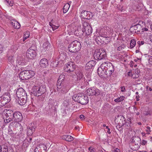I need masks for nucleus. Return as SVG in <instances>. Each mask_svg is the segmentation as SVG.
Returning a JSON list of instances; mask_svg holds the SVG:
<instances>
[{
	"mask_svg": "<svg viewBox=\"0 0 152 152\" xmlns=\"http://www.w3.org/2000/svg\"><path fill=\"white\" fill-rule=\"evenodd\" d=\"M80 118L82 120H84L85 119V116L83 115H81L80 116Z\"/></svg>",
	"mask_w": 152,
	"mask_h": 152,
	"instance_id": "nucleus-49",
	"label": "nucleus"
},
{
	"mask_svg": "<svg viewBox=\"0 0 152 152\" xmlns=\"http://www.w3.org/2000/svg\"><path fill=\"white\" fill-rule=\"evenodd\" d=\"M35 75L34 71L26 70L21 72L19 75L20 79L22 80H27L33 77Z\"/></svg>",
	"mask_w": 152,
	"mask_h": 152,
	"instance_id": "nucleus-4",
	"label": "nucleus"
},
{
	"mask_svg": "<svg viewBox=\"0 0 152 152\" xmlns=\"http://www.w3.org/2000/svg\"><path fill=\"white\" fill-rule=\"evenodd\" d=\"M96 62L93 60H91L88 62L86 64L85 68L86 70L91 69L93 68L96 64Z\"/></svg>",
	"mask_w": 152,
	"mask_h": 152,
	"instance_id": "nucleus-16",
	"label": "nucleus"
},
{
	"mask_svg": "<svg viewBox=\"0 0 152 152\" xmlns=\"http://www.w3.org/2000/svg\"><path fill=\"white\" fill-rule=\"evenodd\" d=\"M14 113L13 111L11 110H6V116L10 117H12Z\"/></svg>",
	"mask_w": 152,
	"mask_h": 152,
	"instance_id": "nucleus-29",
	"label": "nucleus"
},
{
	"mask_svg": "<svg viewBox=\"0 0 152 152\" xmlns=\"http://www.w3.org/2000/svg\"><path fill=\"white\" fill-rule=\"evenodd\" d=\"M83 94H75L72 96L73 99L75 102H77L80 103H81V100H82Z\"/></svg>",
	"mask_w": 152,
	"mask_h": 152,
	"instance_id": "nucleus-17",
	"label": "nucleus"
},
{
	"mask_svg": "<svg viewBox=\"0 0 152 152\" xmlns=\"http://www.w3.org/2000/svg\"><path fill=\"white\" fill-rule=\"evenodd\" d=\"M107 132L109 134H110L111 133V132H110V129H108V131H107Z\"/></svg>",
	"mask_w": 152,
	"mask_h": 152,
	"instance_id": "nucleus-60",
	"label": "nucleus"
},
{
	"mask_svg": "<svg viewBox=\"0 0 152 152\" xmlns=\"http://www.w3.org/2000/svg\"><path fill=\"white\" fill-rule=\"evenodd\" d=\"M102 64L101 66L99 67L97 70V72L99 76L101 77H104L105 76V72L106 71L105 69L104 68L105 66Z\"/></svg>",
	"mask_w": 152,
	"mask_h": 152,
	"instance_id": "nucleus-14",
	"label": "nucleus"
},
{
	"mask_svg": "<svg viewBox=\"0 0 152 152\" xmlns=\"http://www.w3.org/2000/svg\"><path fill=\"white\" fill-rule=\"evenodd\" d=\"M121 91L122 92H125L126 91V88L124 86H121L120 87Z\"/></svg>",
	"mask_w": 152,
	"mask_h": 152,
	"instance_id": "nucleus-48",
	"label": "nucleus"
},
{
	"mask_svg": "<svg viewBox=\"0 0 152 152\" xmlns=\"http://www.w3.org/2000/svg\"><path fill=\"white\" fill-rule=\"evenodd\" d=\"M115 152H120V150L118 148H116L115 150Z\"/></svg>",
	"mask_w": 152,
	"mask_h": 152,
	"instance_id": "nucleus-56",
	"label": "nucleus"
},
{
	"mask_svg": "<svg viewBox=\"0 0 152 152\" xmlns=\"http://www.w3.org/2000/svg\"><path fill=\"white\" fill-rule=\"evenodd\" d=\"M150 40L152 42V35H150Z\"/></svg>",
	"mask_w": 152,
	"mask_h": 152,
	"instance_id": "nucleus-63",
	"label": "nucleus"
},
{
	"mask_svg": "<svg viewBox=\"0 0 152 152\" xmlns=\"http://www.w3.org/2000/svg\"><path fill=\"white\" fill-rule=\"evenodd\" d=\"M113 72H111V71L108 72L107 70H106L105 72V75L104 77H108L110 76Z\"/></svg>",
	"mask_w": 152,
	"mask_h": 152,
	"instance_id": "nucleus-37",
	"label": "nucleus"
},
{
	"mask_svg": "<svg viewBox=\"0 0 152 152\" xmlns=\"http://www.w3.org/2000/svg\"><path fill=\"white\" fill-rule=\"evenodd\" d=\"M49 25L53 31L57 29L58 27V26L54 25L51 23H49Z\"/></svg>",
	"mask_w": 152,
	"mask_h": 152,
	"instance_id": "nucleus-41",
	"label": "nucleus"
},
{
	"mask_svg": "<svg viewBox=\"0 0 152 152\" xmlns=\"http://www.w3.org/2000/svg\"><path fill=\"white\" fill-rule=\"evenodd\" d=\"M133 27V28L135 30H137V31H138V28H140L141 27V25L140 24H137L135 25H134L132 27Z\"/></svg>",
	"mask_w": 152,
	"mask_h": 152,
	"instance_id": "nucleus-42",
	"label": "nucleus"
},
{
	"mask_svg": "<svg viewBox=\"0 0 152 152\" xmlns=\"http://www.w3.org/2000/svg\"><path fill=\"white\" fill-rule=\"evenodd\" d=\"M99 50L97 49L96 50L94 54V56L95 59L96 60H100V56H99Z\"/></svg>",
	"mask_w": 152,
	"mask_h": 152,
	"instance_id": "nucleus-24",
	"label": "nucleus"
},
{
	"mask_svg": "<svg viewBox=\"0 0 152 152\" xmlns=\"http://www.w3.org/2000/svg\"><path fill=\"white\" fill-rule=\"evenodd\" d=\"M11 24L14 28L18 29L20 27V24L15 20H13L11 21Z\"/></svg>",
	"mask_w": 152,
	"mask_h": 152,
	"instance_id": "nucleus-21",
	"label": "nucleus"
},
{
	"mask_svg": "<svg viewBox=\"0 0 152 152\" xmlns=\"http://www.w3.org/2000/svg\"><path fill=\"white\" fill-rule=\"evenodd\" d=\"M57 87L56 92L59 96H62L66 94L69 89V87L66 83H61L58 82V83H57Z\"/></svg>",
	"mask_w": 152,
	"mask_h": 152,
	"instance_id": "nucleus-3",
	"label": "nucleus"
},
{
	"mask_svg": "<svg viewBox=\"0 0 152 152\" xmlns=\"http://www.w3.org/2000/svg\"><path fill=\"white\" fill-rule=\"evenodd\" d=\"M16 94L18 98V102L20 105L25 104L27 99V95L26 91L22 88L18 89Z\"/></svg>",
	"mask_w": 152,
	"mask_h": 152,
	"instance_id": "nucleus-1",
	"label": "nucleus"
},
{
	"mask_svg": "<svg viewBox=\"0 0 152 152\" xmlns=\"http://www.w3.org/2000/svg\"><path fill=\"white\" fill-rule=\"evenodd\" d=\"M10 125L14 127L15 128H20L22 127V126L18 121H15V122H13L11 123L10 124Z\"/></svg>",
	"mask_w": 152,
	"mask_h": 152,
	"instance_id": "nucleus-25",
	"label": "nucleus"
},
{
	"mask_svg": "<svg viewBox=\"0 0 152 152\" xmlns=\"http://www.w3.org/2000/svg\"><path fill=\"white\" fill-rule=\"evenodd\" d=\"M101 93V91L95 88H92L88 89L86 91V94L89 96H98Z\"/></svg>",
	"mask_w": 152,
	"mask_h": 152,
	"instance_id": "nucleus-9",
	"label": "nucleus"
},
{
	"mask_svg": "<svg viewBox=\"0 0 152 152\" xmlns=\"http://www.w3.org/2000/svg\"><path fill=\"white\" fill-rule=\"evenodd\" d=\"M81 16L83 18L90 19L93 17V15L89 11L83 10L81 12Z\"/></svg>",
	"mask_w": 152,
	"mask_h": 152,
	"instance_id": "nucleus-11",
	"label": "nucleus"
},
{
	"mask_svg": "<svg viewBox=\"0 0 152 152\" xmlns=\"http://www.w3.org/2000/svg\"><path fill=\"white\" fill-rule=\"evenodd\" d=\"M65 78V76L63 75H60L59 77L58 80L57 81V83H66L64 82V80Z\"/></svg>",
	"mask_w": 152,
	"mask_h": 152,
	"instance_id": "nucleus-28",
	"label": "nucleus"
},
{
	"mask_svg": "<svg viewBox=\"0 0 152 152\" xmlns=\"http://www.w3.org/2000/svg\"><path fill=\"white\" fill-rule=\"evenodd\" d=\"M82 31L83 33L89 36L92 33V28L90 24L86 22H84L83 23Z\"/></svg>",
	"mask_w": 152,
	"mask_h": 152,
	"instance_id": "nucleus-7",
	"label": "nucleus"
},
{
	"mask_svg": "<svg viewBox=\"0 0 152 152\" xmlns=\"http://www.w3.org/2000/svg\"><path fill=\"white\" fill-rule=\"evenodd\" d=\"M37 149H38V150L41 151L43 152H46V151L47 150V147L46 145L44 144H40L39 146H38Z\"/></svg>",
	"mask_w": 152,
	"mask_h": 152,
	"instance_id": "nucleus-23",
	"label": "nucleus"
},
{
	"mask_svg": "<svg viewBox=\"0 0 152 152\" xmlns=\"http://www.w3.org/2000/svg\"><path fill=\"white\" fill-rule=\"evenodd\" d=\"M36 55L35 50L32 49L31 48H29L26 53V56L27 58L30 59L34 58Z\"/></svg>",
	"mask_w": 152,
	"mask_h": 152,
	"instance_id": "nucleus-10",
	"label": "nucleus"
},
{
	"mask_svg": "<svg viewBox=\"0 0 152 152\" xmlns=\"http://www.w3.org/2000/svg\"><path fill=\"white\" fill-rule=\"evenodd\" d=\"M149 62L152 64V56H151L149 59Z\"/></svg>",
	"mask_w": 152,
	"mask_h": 152,
	"instance_id": "nucleus-51",
	"label": "nucleus"
},
{
	"mask_svg": "<svg viewBox=\"0 0 152 152\" xmlns=\"http://www.w3.org/2000/svg\"><path fill=\"white\" fill-rule=\"evenodd\" d=\"M88 150L91 152H95L96 151L95 149L93 148L92 147H90L88 148Z\"/></svg>",
	"mask_w": 152,
	"mask_h": 152,
	"instance_id": "nucleus-47",
	"label": "nucleus"
},
{
	"mask_svg": "<svg viewBox=\"0 0 152 152\" xmlns=\"http://www.w3.org/2000/svg\"><path fill=\"white\" fill-rule=\"evenodd\" d=\"M11 100L10 94L8 92L5 93L0 97V107L9 102Z\"/></svg>",
	"mask_w": 152,
	"mask_h": 152,
	"instance_id": "nucleus-6",
	"label": "nucleus"
},
{
	"mask_svg": "<svg viewBox=\"0 0 152 152\" xmlns=\"http://www.w3.org/2000/svg\"><path fill=\"white\" fill-rule=\"evenodd\" d=\"M29 35L30 33L29 31H27L25 32L24 34L23 41H25V40L27 39V38H28L29 37Z\"/></svg>",
	"mask_w": 152,
	"mask_h": 152,
	"instance_id": "nucleus-35",
	"label": "nucleus"
},
{
	"mask_svg": "<svg viewBox=\"0 0 152 152\" xmlns=\"http://www.w3.org/2000/svg\"><path fill=\"white\" fill-rule=\"evenodd\" d=\"M81 48L80 43L78 41H73L69 45L68 49L72 53H75L79 50Z\"/></svg>",
	"mask_w": 152,
	"mask_h": 152,
	"instance_id": "nucleus-5",
	"label": "nucleus"
},
{
	"mask_svg": "<svg viewBox=\"0 0 152 152\" xmlns=\"http://www.w3.org/2000/svg\"><path fill=\"white\" fill-rule=\"evenodd\" d=\"M1 149L0 152H7L8 151V146L5 144H3L1 146Z\"/></svg>",
	"mask_w": 152,
	"mask_h": 152,
	"instance_id": "nucleus-32",
	"label": "nucleus"
},
{
	"mask_svg": "<svg viewBox=\"0 0 152 152\" xmlns=\"http://www.w3.org/2000/svg\"><path fill=\"white\" fill-rule=\"evenodd\" d=\"M39 64L42 68H45L48 65V60L45 58L41 59L39 62Z\"/></svg>",
	"mask_w": 152,
	"mask_h": 152,
	"instance_id": "nucleus-19",
	"label": "nucleus"
},
{
	"mask_svg": "<svg viewBox=\"0 0 152 152\" xmlns=\"http://www.w3.org/2000/svg\"><path fill=\"white\" fill-rule=\"evenodd\" d=\"M82 100H81L80 104H82L85 105L88 103L89 101L88 97L87 96H85L83 94Z\"/></svg>",
	"mask_w": 152,
	"mask_h": 152,
	"instance_id": "nucleus-20",
	"label": "nucleus"
},
{
	"mask_svg": "<svg viewBox=\"0 0 152 152\" xmlns=\"http://www.w3.org/2000/svg\"><path fill=\"white\" fill-rule=\"evenodd\" d=\"M46 92V86L42 85L40 86H35L32 87L31 92L34 96H38Z\"/></svg>",
	"mask_w": 152,
	"mask_h": 152,
	"instance_id": "nucleus-2",
	"label": "nucleus"
},
{
	"mask_svg": "<svg viewBox=\"0 0 152 152\" xmlns=\"http://www.w3.org/2000/svg\"><path fill=\"white\" fill-rule=\"evenodd\" d=\"M77 80V83H79L81 85V87L83 86H84L86 85V79L84 77L83 74L80 72H77L76 73Z\"/></svg>",
	"mask_w": 152,
	"mask_h": 152,
	"instance_id": "nucleus-8",
	"label": "nucleus"
},
{
	"mask_svg": "<svg viewBox=\"0 0 152 152\" xmlns=\"http://www.w3.org/2000/svg\"><path fill=\"white\" fill-rule=\"evenodd\" d=\"M99 56H100L101 60L103 58H105L106 57V53L105 50L103 49H101L100 50H99Z\"/></svg>",
	"mask_w": 152,
	"mask_h": 152,
	"instance_id": "nucleus-22",
	"label": "nucleus"
},
{
	"mask_svg": "<svg viewBox=\"0 0 152 152\" xmlns=\"http://www.w3.org/2000/svg\"><path fill=\"white\" fill-rule=\"evenodd\" d=\"M137 43L139 45H142L144 44V42L143 41H141V42L138 41L137 42Z\"/></svg>",
	"mask_w": 152,
	"mask_h": 152,
	"instance_id": "nucleus-52",
	"label": "nucleus"
},
{
	"mask_svg": "<svg viewBox=\"0 0 152 152\" xmlns=\"http://www.w3.org/2000/svg\"><path fill=\"white\" fill-rule=\"evenodd\" d=\"M70 6L69 3H66L64 6L63 8V12L64 13H66L68 10Z\"/></svg>",
	"mask_w": 152,
	"mask_h": 152,
	"instance_id": "nucleus-30",
	"label": "nucleus"
},
{
	"mask_svg": "<svg viewBox=\"0 0 152 152\" xmlns=\"http://www.w3.org/2000/svg\"><path fill=\"white\" fill-rule=\"evenodd\" d=\"M75 129L76 130H79V127L78 126H76Z\"/></svg>",
	"mask_w": 152,
	"mask_h": 152,
	"instance_id": "nucleus-61",
	"label": "nucleus"
},
{
	"mask_svg": "<svg viewBox=\"0 0 152 152\" xmlns=\"http://www.w3.org/2000/svg\"><path fill=\"white\" fill-rule=\"evenodd\" d=\"M12 117L6 116V117L4 119V121L5 123H8L11 121V118Z\"/></svg>",
	"mask_w": 152,
	"mask_h": 152,
	"instance_id": "nucleus-40",
	"label": "nucleus"
},
{
	"mask_svg": "<svg viewBox=\"0 0 152 152\" xmlns=\"http://www.w3.org/2000/svg\"><path fill=\"white\" fill-rule=\"evenodd\" d=\"M130 47L132 48L134 47L136 45V41L134 39H132L131 40L130 43Z\"/></svg>",
	"mask_w": 152,
	"mask_h": 152,
	"instance_id": "nucleus-38",
	"label": "nucleus"
},
{
	"mask_svg": "<svg viewBox=\"0 0 152 152\" xmlns=\"http://www.w3.org/2000/svg\"><path fill=\"white\" fill-rule=\"evenodd\" d=\"M91 73H88L87 74L86 76V82H87V83L88 84V82H89L91 80Z\"/></svg>",
	"mask_w": 152,
	"mask_h": 152,
	"instance_id": "nucleus-36",
	"label": "nucleus"
},
{
	"mask_svg": "<svg viewBox=\"0 0 152 152\" xmlns=\"http://www.w3.org/2000/svg\"><path fill=\"white\" fill-rule=\"evenodd\" d=\"M147 141L145 140H142V145H145V144L147 143Z\"/></svg>",
	"mask_w": 152,
	"mask_h": 152,
	"instance_id": "nucleus-53",
	"label": "nucleus"
},
{
	"mask_svg": "<svg viewBox=\"0 0 152 152\" xmlns=\"http://www.w3.org/2000/svg\"><path fill=\"white\" fill-rule=\"evenodd\" d=\"M125 98V97L123 96H121L120 97L115 99L114 101L116 102H119L122 101Z\"/></svg>",
	"mask_w": 152,
	"mask_h": 152,
	"instance_id": "nucleus-33",
	"label": "nucleus"
},
{
	"mask_svg": "<svg viewBox=\"0 0 152 152\" xmlns=\"http://www.w3.org/2000/svg\"><path fill=\"white\" fill-rule=\"evenodd\" d=\"M5 2L10 6H12V0H5Z\"/></svg>",
	"mask_w": 152,
	"mask_h": 152,
	"instance_id": "nucleus-45",
	"label": "nucleus"
},
{
	"mask_svg": "<svg viewBox=\"0 0 152 152\" xmlns=\"http://www.w3.org/2000/svg\"><path fill=\"white\" fill-rule=\"evenodd\" d=\"M102 64L104 66H105L104 68L106 70H107L108 72L111 71V72H113L114 66L111 63L109 62H106L103 63Z\"/></svg>",
	"mask_w": 152,
	"mask_h": 152,
	"instance_id": "nucleus-12",
	"label": "nucleus"
},
{
	"mask_svg": "<svg viewBox=\"0 0 152 152\" xmlns=\"http://www.w3.org/2000/svg\"><path fill=\"white\" fill-rule=\"evenodd\" d=\"M135 73L136 74L135 75V76H134V74L133 75H132V77L133 78H137L139 76V75H138L139 72L138 71H137V72L136 71H135Z\"/></svg>",
	"mask_w": 152,
	"mask_h": 152,
	"instance_id": "nucleus-46",
	"label": "nucleus"
},
{
	"mask_svg": "<svg viewBox=\"0 0 152 152\" xmlns=\"http://www.w3.org/2000/svg\"><path fill=\"white\" fill-rule=\"evenodd\" d=\"M8 132L9 134H10L12 136V135H13L14 134V132L12 130L10 126H9Z\"/></svg>",
	"mask_w": 152,
	"mask_h": 152,
	"instance_id": "nucleus-43",
	"label": "nucleus"
},
{
	"mask_svg": "<svg viewBox=\"0 0 152 152\" xmlns=\"http://www.w3.org/2000/svg\"><path fill=\"white\" fill-rule=\"evenodd\" d=\"M146 129H147L146 131L147 132L150 131V127L149 126H147L146 127Z\"/></svg>",
	"mask_w": 152,
	"mask_h": 152,
	"instance_id": "nucleus-59",
	"label": "nucleus"
},
{
	"mask_svg": "<svg viewBox=\"0 0 152 152\" xmlns=\"http://www.w3.org/2000/svg\"><path fill=\"white\" fill-rule=\"evenodd\" d=\"M35 128L33 127H30L28 128L27 134L28 135H32L34 131Z\"/></svg>",
	"mask_w": 152,
	"mask_h": 152,
	"instance_id": "nucleus-31",
	"label": "nucleus"
},
{
	"mask_svg": "<svg viewBox=\"0 0 152 152\" xmlns=\"http://www.w3.org/2000/svg\"><path fill=\"white\" fill-rule=\"evenodd\" d=\"M142 30H143V31H147L148 30V28H142Z\"/></svg>",
	"mask_w": 152,
	"mask_h": 152,
	"instance_id": "nucleus-57",
	"label": "nucleus"
},
{
	"mask_svg": "<svg viewBox=\"0 0 152 152\" xmlns=\"http://www.w3.org/2000/svg\"><path fill=\"white\" fill-rule=\"evenodd\" d=\"M13 117L15 121L18 122H20L23 118L21 113L19 112L14 113Z\"/></svg>",
	"mask_w": 152,
	"mask_h": 152,
	"instance_id": "nucleus-15",
	"label": "nucleus"
},
{
	"mask_svg": "<svg viewBox=\"0 0 152 152\" xmlns=\"http://www.w3.org/2000/svg\"><path fill=\"white\" fill-rule=\"evenodd\" d=\"M72 25L71 26H69L68 27V28H70V29H71V31H74V30H73L72 29V28H71V27H72Z\"/></svg>",
	"mask_w": 152,
	"mask_h": 152,
	"instance_id": "nucleus-58",
	"label": "nucleus"
},
{
	"mask_svg": "<svg viewBox=\"0 0 152 152\" xmlns=\"http://www.w3.org/2000/svg\"><path fill=\"white\" fill-rule=\"evenodd\" d=\"M106 37H103L102 36H99L96 37L95 40L98 44L99 43H102L103 42H105Z\"/></svg>",
	"mask_w": 152,
	"mask_h": 152,
	"instance_id": "nucleus-18",
	"label": "nucleus"
},
{
	"mask_svg": "<svg viewBox=\"0 0 152 152\" xmlns=\"http://www.w3.org/2000/svg\"><path fill=\"white\" fill-rule=\"evenodd\" d=\"M63 139L68 142H71L73 140V137L69 135H64L63 137Z\"/></svg>",
	"mask_w": 152,
	"mask_h": 152,
	"instance_id": "nucleus-26",
	"label": "nucleus"
},
{
	"mask_svg": "<svg viewBox=\"0 0 152 152\" xmlns=\"http://www.w3.org/2000/svg\"><path fill=\"white\" fill-rule=\"evenodd\" d=\"M3 49V48L1 46V45L0 44V51H1Z\"/></svg>",
	"mask_w": 152,
	"mask_h": 152,
	"instance_id": "nucleus-62",
	"label": "nucleus"
},
{
	"mask_svg": "<svg viewBox=\"0 0 152 152\" xmlns=\"http://www.w3.org/2000/svg\"><path fill=\"white\" fill-rule=\"evenodd\" d=\"M8 60L9 62L12 65L13 64L14 61V60L13 58V57L12 56H10L8 57Z\"/></svg>",
	"mask_w": 152,
	"mask_h": 152,
	"instance_id": "nucleus-39",
	"label": "nucleus"
},
{
	"mask_svg": "<svg viewBox=\"0 0 152 152\" xmlns=\"http://www.w3.org/2000/svg\"><path fill=\"white\" fill-rule=\"evenodd\" d=\"M43 47L44 50H45V51L48 50L50 48V44L48 42H45L43 44Z\"/></svg>",
	"mask_w": 152,
	"mask_h": 152,
	"instance_id": "nucleus-27",
	"label": "nucleus"
},
{
	"mask_svg": "<svg viewBox=\"0 0 152 152\" xmlns=\"http://www.w3.org/2000/svg\"><path fill=\"white\" fill-rule=\"evenodd\" d=\"M128 75L129 76H132V75H133L132 73V72H131V71H129V72H128Z\"/></svg>",
	"mask_w": 152,
	"mask_h": 152,
	"instance_id": "nucleus-50",
	"label": "nucleus"
},
{
	"mask_svg": "<svg viewBox=\"0 0 152 152\" xmlns=\"http://www.w3.org/2000/svg\"><path fill=\"white\" fill-rule=\"evenodd\" d=\"M34 152H43L38 150V149L36 148L35 149Z\"/></svg>",
	"mask_w": 152,
	"mask_h": 152,
	"instance_id": "nucleus-54",
	"label": "nucleus"
},
{
	"mask_svg": "<svg viewBox=\"0 0 152 152\" xmlns=\"http://www.w3.org/2000/svg\"><path fill=\"white\" fill-rule=\"evenodd\" d=\"M75 34L77 36H81L83 34L82 30H79L78 29L77 30L75 31Z\"/></svg>",
	"mask_w": 152,
	"mask_h": 152,
	"instance_id": "nucleus-34",
	"label": "nucleus"
},
{
	"mask_svg": "<svg viewBox=\"0 0 152 152\" xmlns=\"http://www.w3.org/2000/svg\"><path fill=\"white\" fill-rule=\"evenodd\" d=\"M75 66L73 63L69 62L68 63L66 67L65 68L64 70L66 72H73L75 69Z\"/></svg>",
	"mask_w": 152,
	"mask_h": 152,
	"instance_id": "nucleus-13",
	"label": "nucleus"
},
{
	"mask_svg": "<svg viewBox=\"0 0 152 152\" xmlns=\"http://www.w3.org/2000/svg\"><path fill=\"white\" fill-rule=\"evenodd\" d=\"M127 124H130L131 123V119L130 118H129L127 120Z\"/></svg>",
	"mask_w": 152,
	"mask_h": 152,
	"instance_id": "nucleus-55",
	"label": "nucleus"
},
{
	"mask_svg": "<svg viewBox=\"0 0 152 152\" xmlns=\"http://www.w3.org/2000/svg\"><path fill=\"white\" fill-rule=\"evenodd\" d=\"M126 46L124 44H122L121 45L119 46L118 48V50L120 51L124 49L125 48Z\"/></svg>",
	"mask_w": 152,
	"mask_h": 152,
	"instance_id": "nucleus-44",
	"label": "nucleus"
},
{
	"mask_svg": "<svg viewBox=\"0 0 152 152\" xmlns=\"http://www.w3.org/2000/svg\"><path fill=\"white\" fill-rule=\"evenodd\" d=\"M139 97V96H136V98L137 99V101H138L139 100V99H138V98Z\"/></svg>",
	"mask_w": 152,
	"mask_h": 152,
	"instance_id": "nucleus-64",
	"label": "nucleus"
}]
</instances>
